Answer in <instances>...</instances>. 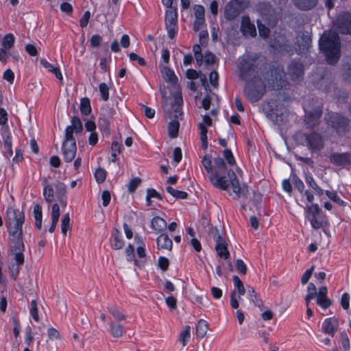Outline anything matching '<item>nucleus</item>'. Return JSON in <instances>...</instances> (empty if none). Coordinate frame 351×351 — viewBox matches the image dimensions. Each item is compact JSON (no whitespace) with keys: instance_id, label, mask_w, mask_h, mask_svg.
<instances>
[{"instance_id":"nucleus-4","label":"nucleus","mask_w":351,"mask_h":351,"mask_svg":"<svg viewBox=\"0 0 351 351\" xmlns=\"http://www.w3.org/2000/svg\"><path fill=\"white\" fill-rule=\"evenodd\" d=\"M82 130L83 125L81 120L78 117H73L71 119V124L65 130L64 139L62 145V153L66 162H71L76 155L77 145L73 133L77 134L81 133Z\"/></svg>"},{"instance_id":"nucleus-54","label":"nucleus","mask_w":351,"mask_h":351,"mask_svg":"<svg viewBox=\"0 0 351 351\" xmlns=\"http://www.w3.org/2000/svg\"><path fill=\"white\" fill-rule=\"evenodd\" d=\"M314 269H315V266L314 265L311 266V268L307 269L304 272V274L302 275V278H301V282L302 285H305L308 282V280H309L310 278L311 277L312 274L314 271Z\"/></svg>"},{"instance_id":"nucleus-18","label":"nucleus","mask_w":351,"mask_h":351,"mask_svg":"<svg viewBox=\"0 0 351 351\" xmlns=\"http://www.w3.org/2000/svg\"><path fill=\"white\" fill-rule=\"evenodd\" d=\"M115 114V111L109 108H103L99 119V126L104 131L110 130V119Z\"/></svg>"},{"instance_id":"nucleus-1","label":"nucleus","mask_w":351,"mask_h":351,"mask_svg":"<svg viewBox=\"0 0 351 351\" xmlns=\"http://www.w3.org/2000/svg\"><path fill=\"white\" fill-rule=\"evenodd\" d=\"M260 64L259 56L254 54L244 58L239 66L241 79L247 81L244 93L252 103L260 100L265 93V85L258 76L261 71Z\"/></svg>"},{"instance_id":"nucleus-41","label":"nucleus","mask_w":351,"mask_h":351,"mask_svg":"<svg viewBox=\"0 0 351 351\" xmlns=\"http://www.w3.org/2000/svg\"><path fill=\"white\" fill-rule=\"evenodd\" d=\"M14 36L12 34H7L2 42V46L5 49H10L12 47L14 43Z\"/></svg>"},{"instance_id":"nucleus-50","label":"nucleus","mask_w":351,"mask_h":351,"mask_svg":"<svg viewBox=\"0 0 351 351\" xmlns=\"http://www.w3.org/2000/svg\"><path fill=\"white\" fill-rule=\"evenodd\" d=\"M204 8L200 5H196L194 7V12L195 19L205 20L204 19Z\"/></svg>"},{"instance_id":"nucleus-8","label":"nucleus","mask_w":351,"mask_h":351,"mask_svg":"<svg viewBox=\"0 0 351 351\" xmlns=\"http://www.w3.org/2000/svg\"><path fill=\"white\" fill-rule=\"evenodd\" d=\"M216 170L209 176L211 184L220 190L226 191L229 187V180L224 176L227 167L223 158L217 157L214 160Z\"/></svg>"},{"instance_id":"nucleus-36","label":"nucleus","mask_w":351,"mask_h":351,"mask_svg":"<svg viewBox=\"0 0 351 351\" xmlns=\"http://www.w3.org/2000/svg\"><path fill=\"white\" fill-rule=\"evenodd\" d=\"M191 337V327L189 326H186L184 328V330H182L180 333L179 341L181 342L183 347H184L188 341Z\"/></svg>"},{"instance_id":"nucleus-58","label":"nucleus","mask_w":351,"mask_h":351,"mask_svg":"<svg viewBox=\"0 0 351 351\" xmlns=\"http://www.w3.org/2000/svg\"><path fill=\"white\" fill-rule=\"evenodd\" d=\"M341 343L345 351H348L350 348V341L347 334L344 332H341Z\"/></svg>"},{"instance_id":"nucleus-46","label":"nucleus","mask_w":351,"mask_h":351,"mask_svg":"<svg viewBox=\"0 0 351 351\" xmlns=\"http://www.w3.org/2000/svg\"><path fill=\"white\" fill-rule=\"evenodd\" d=\"M99 92L101 98L106 101L109 99V88L106 83H101L99 86Z\"/></svg>"},{"instance_id":"nucleus-7","label":"nucleus","mask_w":351,"mask_h":351,"mask_svg":"<svg viewBox=\"0 0 351 351\" xmlns=\"http://www.w3.org/2000/svg\"><path fill=\"white\" fill-rule=\"evenodd\" d=\"M328 126L339 136H344L350 130V119L341 114L330 112L325 117Z\"/></svg>"},{"instance_id":"nucleus-9","label":"nucleus","mask_w":351,"mask_h":351,"mask_svg":"<svg viewBox=\"0 0 351 351\" xmlns=\"http://www.w3.org/2000/svg\"><path fill=\"white\" fill-rule=\"evenodd\" d=\"M250 3V0H230L224 8V18L233 21L248 8Z\"/></svg>"},{"instance_id":"nucleus-30","label":"nucleus","mask_w":351,"mask_h":351,"mask_svg":"<svg viewBox=\"0 0 351 351\" xmlns=\"http://www.w3.org/2000/svg\"><path fill=\"white\" fill-rule=\"evenodd\" d=\"M40 64L43 66L45 69H47L49 72L54 73L57 79H58L60 82L62 81V75L58 67L53 66L45 59H41L40 60Z\"/></svg>"},{"instance_id":"nucleus-49","label":"nucleus","mask_w":351,"mask_h":351,"mask_svg":"<svg viewBox=\"0 0 351 351\" xmlns=\"http://www.w3.org/2000/svg\"><path fill=\"white\" fill-rule=\"evenodd\" d=\"M141 183V179L139 178H132L128 186V190L130 193H134L137 187L140 185Z\"/></svg>"},{"instance_id":"nucleus-32","label":"nucleus","mask_w":351,"mask_h":351,"mask_svg":"<svg viewBox=\"0 0 351 351\" xmlns=\"http://www.w3.org/2000/svg\"><path fill=\"white\" fill-rule=\"evenodd\" d=\"M109 326L110 332L113 337L120 338L123 336L124 330L123 326L121 324L110 322Z\"/></svg>"},{"instance_id":"nucleus-17","label":"nucleus","mask_w":351,"mask_h":351,"mask_svg":"<svg viewBox=\"0 0 351 351\" xmlns=\"http://www.w3.org/2000/svg\"><path fill=\"white\" fill-rule=\"evenodd\" d=\"M322 114V106H317L313 110L306 112L305 124L308 128H313L318 125Z\"/></svg>"},{"instance_id":"nucleus-35","label":"nucleus","mask_w":351,"mask_h":351,"mask_svg":"<svg viewBox=\"0 0 351 351\" xmlns=\"http://www.w3.org/2000/svg\"><path fill=\"white\" fill-rule=\"evenodd\" d=\"M91 106L90 99L84 97L80 100V112L83 115H88L91 112Z\"/></svg>"},{"instance_id":"nucleus-34","label":"nucleus","mask_w":351,"mask_h":351,"mask_svg":"<svg viewBox=\"0 0 351 351\" xmlns=\"http://www.w3.org/2000/svg\"><path fill=\"white\" fill-rule=\"evenodd\" d=\"M178 14L176 9L171 8L166 12L165 25L177 24Z\"/></svg>"},{"instance_id":"nucleus-61","label":"nucleus","mask_w":351,"mask_h":351,"mask_svg":"<svg viewBox=\"0 0 351 351\" xmlns=\"http://www.w3.org/2000/svg\"><path fill=\"white\" fill-rule=\"evenodd\" d=\"M223 156L229 165H233L235 164V160L230 149H226L223 151Z\"/></svg>"},{"instance_id":"nucleus-16","label":"nucleus","mask_w":351,"mask_h":351,"mask_svg":"<svg viewBox=\"0 0 351 351\" xmlns=\"http://www.w3.org/2000/svg\"><path fill=\"white\" fill-rule=\"evenodd\" d=\"M25 251L24 243H10L9 252L10 255L12 256L14 263L18 265H23L25 262V257L23 252Z\"/></svg>"},{"instance_id":"nucleus-29","label":"nucleus","mask_w":351,"mask_h":351,"mask_svg":"<svg viewBox=\"0 0 351 351\" xmlns=\"http://www.w3.org/2000/svg\"><path fill=\"white\" fill-rule=\"evenodd\" d=\"M151 227L156 232L165 230L167 228V223L160 217H154L151 221Z\"/></svg>"},{"instance_id":"nucleus-28","label":"nucleus","mask_w":351,"mask_h":351,"mask_svg":"<svg viewBox=\"0 0 351 351\" xmlns=\"http://www.w3.org/2000/svg\"><path fill=\"white\" fill-rule=\"evenodd\" d=\"M3 154L4 156L9 158L12 156L13 152L12 149V136L9 132L3 135Z\"/></svg>"},{"instance_id":"nucleus-63","label":"nucleus","mask_w":351,"mask_h":351,"mask_svg":"<svg viewBox=\"0 0 351 351\" xmlns=\"http://www.w3.org/2000/svg\"><path fill=\"white\" fill-rule=\"evenodd\" d=\"M47 335H48L49 339H51V340H52L53 339H60V332L58 331V330H56L54 328H49L47 330Z\"/></svg>"},{"instance_id":"nucleus-33","label":"nucleus","mask_w":351,"mask_h":351,"mask_svg":"<svg viewBox=\"0 0 351 351\" xmlns=\"http://www.w3.org/2000/svg\"><path fill=\"white\" fill-rule=\"evenodd\" d=\"M124 245V241L120 237V232L118 230H114L111 239V246L114 250H120Z\"/></svg>"},{"instance_id":"nucleus-13","label":"nucleus","mask_w":351,"mask_h":351,"mask_svg":"<svg viewBox=\"0 0 351 351\" xmlns=\"http://www.w3.org/2000/svg\"><path fill=\"white\" fill-rule=\"evenodd\" d=\"M226 174L227 180H229V186L231 184L233 192L236 194L237 197L245 196L248 193L247 186L245 184L240 185L239 180L234 171L230 169L227 170Z\"/></svg>"},{"instance_id":"nucleus-57","label":"nucleus","mask_w":351,"mask_h":351,"mask_svg":"<svg viewBox=\"0 0 351 351\" xmlns=\"http://www.w3.org/2000/svg\"><path fill=\"white\" fill-rule=\"evenodd\" d=\"M101 41L102 37L98 34L93 35L90 40V45L93 48L99 47Z\"/></svg>"},{"instance_id":"nucleus-14","label":"nucleus","mask_w":351,"mask_h":351,"mask_svg":"<svg viewBox=\"0 0 351 351\" xmlns=\"http://www.w3.org/2000/svg\"><path fill=\"white\" fill-rule=\"evenodd\" d=\"M335 26L339 33L351 35V13H341L336 19Z\"/></svg>"},{"instance_id":"nucleus-5","label":"nucleus","mask_w":351,"mask_h":351,"mask_svg":"<svg viewBox=\"0 0 351 351\" xmlns=\"http://www.w3.org/2000/svg\"><path fill=\"white\" fill-rule=\"evenodd\" d=\"M7 226L9 233L10 243H21L23 242L22 227L25 222L23 211L8 208L6 211Z\"/></svg>"},{"instance_id":"nucleus-24","label":"nucleus","mask_w":351,"mask_h":351,"mask_svg":"<svg viewBox=\"0 0 351 351\" xmlns=\"http://www.w3.org/2000/svg\"><path fill=\"white\" fill-rule=\"evenodd\" d=\"M241 29L244 33H247L252 36L256 35L255 26L250 22V18L247 16L242 17Z\"/></svg>"},{"instance_id":"nucleus-37","label":"nucleus","mask_w":351,"mask_h":351,"mask_svg":"<svg viewBox=\"0 0 351 351\" xmlns=\"http://www.w3.org/2000/svg\"><path fill=\"white\" fill-rule=\"evenodd\" d=\"M166 190L173 197H176L177 199H184L188 197V193L186 192L174 189L171 186H167L166 188Z\"/></svg>"},{"instance_id":"nucleus-2","label":"nucleus","mask_w":351,"mask_h":351,"mask_svg":"<svg viewBox=\"0 0 351 351\" xmlns=\"http://www.w3.org/2000/svg\"><path fill=\"white\" fill-rule=\"evenodd\" d=\"M160 92L162 95V106L166 119L174 118L169 123L168 134L171 138H176L178 135L180 126L178 119L182 114V106L183 99L182 93L179 89L176 90V93L173 95V101L169 104V97L167 96L165 88L160 87Z\"/></svg>"},{"instance_id":"nucleus-10","label":"nucleus","mask_w":351,"mask_h":351,"mask_svg":"<svg viewBox=\"0 0 351 351\" xmlns=\"http://www.w3.org/2000/svg\"><path fill=\"white\" fill-rule=\"evenodd\" d=\"M284 70L282 67L272 66L269 71L264 74V79L267 81L269 86L274 89H281L285 84L283 79Z\"/></svg>"},{"instance_id":"nucleus-62","label":"nucleus","mask_w":351,"mask_h":351,"mask_svg":"<svg viewBox=\"0 0 351 351\" xmlns=\"http://www.w3.org/2000/svg\"><path fill=\"white\" fill-rule=\"evenodd\" d=\"M140 106L141 108V110L144 112L145 115L149 118L152 119L154 118L155 115V110L152 109L151 108L144 105V104H140Z\"/></svg>"},{"instance_id":"nucleus-39","label":"nucleus","mask_w":351,"mask_h":351,"mask_svg":"<svg viewBox=\"0 0 351 351\" xmlns=\"http://www.w3.org/2000/svg\"><path fill=\"white\" fill-rule=\"evenodd\" d=\"M61 229L64 235H66L67 231L71 230L70 217L69 213L64 214L61 219Z\"/></svg>"},{"instance_id":"nucleus-52","label":"nucleus","mask_w":351,"mask_h":351,"mask_svg":"<svg viewBox=\"0 0 351 351\" xmlns=\"http://www.w3.org/2000/svg\"><path fill=\"white\" fill-rule=\"evenodd\" d=\"M235 266L239 274L245 275L247 273V266L241 259L236 261Z\"/></svg>"},{"instance_id":"nucleus-21","label":"nucleus","mask_w":351,"mask_h":351,"mask_svg":"<svg viewBox=\"0 0 351 351\" xmlns=\"http://www.w3.org/2000/svg\"><path fill=\"white\" fill-rule=\"evenodd\" d=\"M327 293V287L324 286L319 289V293H317V304L324 309L332 305V301L328 298Z\"/></svg>"},{"instance_id":"nucleus-59","label":"nucleus","mask_w":351,"mask_h":351,"mask_svg":"<svg viewBox=\"0 0 351 351\" xmlns=\"http://www.w3.org/2000/svg\"><path fill=\"white\" fill-rule=\"evenodd\" d=\"M306 217L310 221L311 224L314 229H319L322 227V222L317 219V216H306Z\"/></svg>"},{"instance_id":"nucleus-15","label":"nucleus","mask_w":351,"mask_h":351,"mask_svg":"<svg viewBox=\"0 0 351 351\" xmlns=\"http://www.w3.org/2000/svg\"><path fill=\"white\" fill-rule=\"evenodd\" d=\"M304 136L307 146L311 151L321 150L324 148V141L319 134L313 132L308 134H304Z\"/></svg>"},{"instance_id":"nucleus-43","label":"nucleus","mask_w":351,"mask_h":351,"mask_svg":"<svg viewBox=\"0 0 351 351\" xmlns=\"http://www.w3.org/2000/svg\"><path fill=\"white\" fill-rule=\"evenodd\" d=\"M95 178L97 183H103L106 178V171L103 168L99 167L95 172Z\"/></svg>"},{"instance_id":"nucleus-47","label":"nucleus","mask_w":351,"mask_h":351,"mask_svg":"<svg viewBox=\"0 0 351 351\" xmlns=\"http://www.w3.org/2000/svg\"><path fill=\"white\" fill-rule=\"evenodd\" d=\"M202 163L208 173H213L211 159L208 155L206 154L203 157V158L202 160Z\"/></svg>"},{"instance_id":"nucleus-3","label":"nucleus","mask_w":351,"mask_h":351,"mask_svg":"<svg viewBox=\"0 0 351 351\" xmlns=\"http://www.w3.org/2000/svg\"><path fill=\"white\" fill-rule=\"evenodd\" d=\"M319 47L328 64L334 65L341 57V40L335 32H324L319 40Z\"/></svg>"},{"instance_id":"nucleus-42","label":"nucleus","mask_w":351,"mask_h":351,"mask_svg":"<svg viewBox=\"0 0 351 351\" xmlns=\"http://www.w3.org/2000/svg\"><path fill=\"white\" fill-rule=\"evenodd\" d=\"M108 311L117 321H123L126 319V316L117 307H108Z\"/></svg>"},{"instance_id":"nucleus-6","label":"nucleus","mask_w":351,"mask_h":351,"mask_svg":"<svg viewBox=\"0 0 351 351\" xmlns=\"http://www.w3.org/2000/svg\"><path fill=\"white\" fill-rule=\"evenodd\" d=\"M43 195L45 199L48 203H51L54 199V189L56 191V195L60 205L65 208L67 205V197H66V186L62 182L58 181L53 186L50 185L48 182L47 178L43 179Z\"/></svg>"},{"instance_id":"nucleus-25","label":"nucleus","mask_w":351,"mask_h":351,"mask_svg":"<svg viewBox=\"0 0 351 351\" xmlns=\"http://www.w3.org/2000/svg\"><path fill=\"white\" fill-rule=\"evenodd\" d=\"M295 5L301 10L313 9L318 3V0H293Z\"/></svg>"},{"instance_id":"nucleus-27","label":"nucleus","mask_w":351,"mask_h":351,"mask_svg":"<svg viewBox=\"0 0 351 351\" xmlns=\"http://www.w3.org/2000/svg\"><path fill=\"white\" fill-rule=\"evenodd\" d=\"M247 291L250 300L256 306L258 307L261 310H263L264 308L263 301L259 298L258 293L255 291V289L251 286H247Z\"/></svg>"},{"instance_id":"nucleus-44","label":"nucleus","mask_w":351,"mask_h":351,"mask_svg":"<svg viewBox=\"0 0 351 351\" xmlns=\"http://www.w3.org/2000/svg\"><path fill=\"white\" fill-rule=\"evenodd\" d=\"M306 212L307 213L306 216H317L319 214L321 209L317 204H312L311 206L306 207L305 208Z\"/></svg>"},{"instance_id":"nucleus-22","label":"nucleus","mask_w":351,"mask_h":351,"mask_svg":"<svg viewBox=\"0 0 351 351\" xmlns=\"http://www.w3.org/2000/svg\"><path fill=\"white\" fill-rule=\"evenodd\" d=\"M165 80L172 86H177L178 79L174 71L168 66H164L161 70Z\"/></svg>"},{"instance_id":"nucleus-56","label":"nucleus","mask_w":351,"mask_h":351,"mask_svg":"<svg viewBox=\"0 0 351 351\" xmlns=\"http://www.w3.org/2000/svg\"><path fill=\"white\" fill-rule=\"evenodd\" d=\"M166 25V29L167 30L169 38L171 39H173L177 34V30H178L177 24H173L171 25Z\"/></svg>"},{"instance_id":"nucleus-19","label":"nucleus","mask_w":351,"mask_h":351,"mask_svg":"<svg viewBox=\"0 0 351 351\" xmlns=\"http://www.w3.org/2000/svg\"><path fill=\"white\" fill-rule=\"evenodd\" d=\"M304 72V64L298 61L293 60L288 67V74L292 80H299L302 77Z\"/></svg>"},{"instance_id":"nucleus-48","label":"nucleus","mask_w":351,"mask_h":351,"mask_svg":"<svg viewBox=\"0 0 351 351\" xmlns=\"http://www.w3.org/2000/svg\"><path fill=\"white\" fill-rule=\"evenodd\" d=\"M325 193L328 197L332 200L334 202L338 204L340 206L344 205V202L339 197L335 191H326Z\"/></svg>"},{"instance_id":"nucleus-51","label":"nucleus","mask_w":351,"mask_h":351,"mask_svg":"<svg viewBox=\"0 0 351 351\" xmlns=\"http://www.w3.org/2000/svg\"><path fill=\"white\" fill-rule=\"evenodd\" d=\"M30 313H31L33 319L36 322H38L39 321V316H38V312L37 302H36V301L35 300H33L31 302Z\"/></svg>"},{"instance_id":"nucleus-38","label":"nucleus","mask_w":351,"mask_h":351,"mask_svg":"<svg viewBox=\"0 0 351 351\" xmlns=\"http://www.w3.org/2000/svg\"><path fill=\"white\" fill-rule=\"evenodd\" d=\"M125 254L127 256V260L128 261H134V263L137 267H141L139 262L135 259L134 255V247L132 244H129L125 249Z\"/></svg>"},{"instance_id":"nucleus-55","label":"nucleus","mask_w":351,"mask_h":351,"mask_svg":"<svg viewBox=\"0 0 351 351\" xmlns=\"http://www.w3.org/2000/svg\"><path fill=\"white\" fill-rule=\"evenodd\" d=\"M158 265L162 271H165L169 268V261L168 258L160 256L158 260Z\"/></svg>"},{"instance_id":"nucleus-31","label":"nucleus","mask_w":351,"mask_h":351,"mask_svg":"<svg viewBox=\"0 0 351 351\" xmlns=\"http://www.w3.org/2000/svg\"><path fill=\"white\" fill-rule=\"evenodd\" d=\"M208 329V323L204 320L199 319L196 326V335L197 338L202 339L204 337Z\"/></svg>"},{"instance_id":"nucleus-45","label":"nucleus","mask_w":351,"mask_h":351,"mask_svg":"<svg viewBox=\"0 0 351 351\" xmlns=\"http://www.w3.org/2000/svg\"><path fill=\"white\" fill-rule=\"evenodd\" d=\"M121 145L117 141H114L111 145L112 149V162H115L117 160V154L121 153Z\"/></svg>"},{"instance_id":"nucleus-64","label":"nucleus","mask_w":351,"mask_h":351,"mask_svg":"<svg viewBox=\"0 0 351 351\" xmlns=\"http://www.w3.org/2000/svg\"><path fill=\"white\" fill-rule=\"evenodd\" d=\"M216 61V56L214 53L210 51H208L205 54V60L204 62L206 64L210 65L213 64Z\"/></svg>"},{"instance_id":"nucleus-11","label":"nucleus","mask_w":351,"mask_h":351,"mask_svg":"<svg viewBox=\"0 0 351 351\" xmlns=\"http://www.w3.org/2000/svg\"><path fill=\"white\" fill-rule=\"evenodd\" d=\"M209 234L216 242L215 250L217 255L225 260L229 258L230 252L228 250L226 238L219 233V230L216 227L211 228Z\"/></svg>"},{"instance_id":"nucleus-53","label":"nucleus","mask_w":351,"mask_h":351,"mask_svg":"<svg viewBox=\"0 0 351 351\" xmlns=\"http://www.w3.org/2000/svg\"><path fill=\"white\" fill-rule=\"evenodd\" d=\"M292 176L295 188L302 193L304 190V184L303 182L296 176V174L294 173Z\"/></svg>"},{"instance_id":"nucleus-20","label":"nucleus","mask_w":351,"mask_h":351,"mask_svg":"<svg viewBox=\"0 0 351 351\" xmlns=\"http://www.w3.org/2000/svg\"><path fill=\"white\" fill-rule=\"evenodd\" d=\"M331 163L337 166L349 165L351 163V154L349 153H335L330 156Z\"/></svg>"},{"instance_id":"nucleus-26","label":"nucleus","mask_w":351,"mask_h":351,"mask_svg":"<svg viewBox=\"0 0 351 351\" xmlns=\"http://www.w3.org/2000/svg\"><path fill=\"white\" fill-rule=\"evenodd\" d=\"M337 321L332 318H328L322 324V330L326 334L333 336L337 330Z\"/></svg>"},{"instance_id":"nucleus-23","label":"nucleus","mask_w":351,"mask_h":351,"mask_svg":"<svg viewBox=\"0 0 351 351\" xmlns=\"http://www.w3.org/2000/svg\"><path fill=\"white\" fill-rule=\"evenodd\" d=\"M158 249L171 250L173 243L167 234H161L156 239Z\"/></svg>"},{"instance_id":"nucleus-60","label":"nucleus","mask_w":351,"mask_h":351,"mask_svg":"<svg viewBox=\"0 0 351 351\" xmlns=\"http://www.w3.org/2000/svg\"><path fill=\"white\" fill-rule=\"evenodd\" d=\"M129 58L131 61H137L138 64L141 66H145L146 61L142 57H140L136 53L132 52L129 54Z\"/></svg>"},{"instance_id":"nucleus-40","label":"nucleus","mask_w":351,"mask_h":351,"mask_svg":"<svg viewBox=\"0 0 351 351\" xmlns=\"http://www.w3.org/2000/svg\"><path fill=\"white\" fill-rule=\"evenodd\" d=\"M23 265H18L16 263H11L9 265L10 276L14 280H16Z\"/></svg>"},{"instance_id":"nucleus-12","label":"nucleus","mask_w":351,"mask_h":351,"mask_svg":"<svg viewBox=\"0 0 351 351\" xmlns=\"http://www.w3.org/2000/svg\"><path fill=\"white\" fill-rule=\"evenodd\" d=\"M232 280L234 286V289L231 291L230 305L232 308L237 309L239 306V300L241 299V295L245 293V289L244 285L239 276L234 275L232 276Z\"/></svg>"}]
</instances>
